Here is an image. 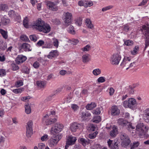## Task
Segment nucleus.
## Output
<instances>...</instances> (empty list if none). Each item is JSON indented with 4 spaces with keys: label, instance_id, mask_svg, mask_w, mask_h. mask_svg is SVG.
Segmentation results:
<instances>
[{
    "label": "nucleus",
    "instance_id": "2",
    "mask_svg": "<svg viewBox=\"0 0 149 149\" xmlns=\"http://www.w3.org/2000/svg\"><path fill=\"white\" fill-rule=\"evenodd\" d=\"M148 129V127L143 123H139L136 126L135 129L136 134L138 133L139 135H143L145 134Z\"/></svg>",
    "mask_w": 149,
    "mask_h": 149
},
{
    "label": "nucleus",
    "instance_id": "5",
    "mask_svg": "<svg viewBox=\"0 0 149 149\" xmlns=\"http://www.w3.org/2000/svg\"><path fill=\"white\" fill-rule=\"evenodd\" d=\"M121 58L120 52L114 54L111 57L110 61L113 65H117L119 63Z\"/></svg>",
    "mask_w": 149,
    "mask_h": 149
},
{
    "label": "nucleus",
    "instance_id": "29",
    "mask_svg": "<svg viewBox=\"0 0 149 149\" xmlns=\"http://www.w3.org/2000/svg\"><path fill=\"white\" fill-rule=\"evenodd\" d=\"M96 107V104L94 102H92L90 104H87L86 108L87 110H91Z\"/></svg>",
    "mask_w": 149,
    "mask_h": 149
},
{
    "label": "nucleus",
    "instance_id": "39",
    "mask_svg": "<svg viewBox=\"0 0 149 149\" xmlns=\"http://www.w3.org/2000/svg\"><path fill=\"white\" fill-rule=\"evenodd\" d=\"M8 8V6L6 4L3 3L0 4V10L5 11Z\"/></svg>",
    "mask_w": 149,
    "mask_h": 149
},
{
    "label": "nucleus",
    "instance_id": "37",
    "mask_svg": "<svg viewBox=\"0 0 149 149\" xmlns=\"http://www.w3.org/2000/svg\"><path fill=\"white\" fill-rule=\"evenodd\" d=\"M92 73L94 75L97 76L101 74V70L99 68L95 69L93 70Z\"/></svg>",
    "mask_w": 149,
    "mask_h": 149
},
{
    "label": "nucleus",
    "instance_id": "12",
    "mask_svg": "<svg viewBox=\"0 0 149 149\" xmlns=\"http://www.w3.org/2000/svg\"><path fill=\"white\" fill-rule=\"evenodd\" d=\"M108 146L110 149H118L119 143L117 141L113 142L112 140L109 139L107 142Z\"/></svg>",
    "mask_w": 149,
    "mask_h": 149
},
{
    "label": "nucleus",
    "instance_id": "19",
    "mask_svg": "<svg viewBox=\"0 0 149 149\" xmlns=\"http://www.w3.org/2000/svg\"><path fill=\"white\" fill-rule=\"evenodd\" d=\"M58 55V53L57 50H52L47 56V57L49 59H52L56 58Z\"/></svg>",
    "mask_w": 149,
    "mask_h": 149
},
{
    "label": "nucleus",
    "instance_id": "14",
    "mask_svg": "<svg viewBox=\"0 0 149 149\" xmlns=\"http://www.w3.org/2000/svg\"><path fill=\"white\" fill-rule=\"evenodd\" d=\"M77 140L76 137L72 135L69 136L67 138L66 143L67 145L70 146L74 145Z\"/></svg>",
    "mask_w": 149,
    "mask_h": 149
},
{
    "label": "nucleus",
    "instance_id": "42",
    "mask_svg": "<svg viewBox=\"0 0 149 149\" xmlns=\"http://www.w3.org/2000/svg\"><path fill=\"white\" fill-rule=\"evenodd\" d=\"M93 122L98 123L101 121V118L99 116H95L92 120Z\"/></svg>",
    "mask_w": 149,
    "mask_h": 149
},
{
    "label": "nucleus",
    "instance_id": "54",
    "mask_svg": "<svg viewBox=\"0 0 149 149\" xmlns=\"http://www.w3.org/2000/svg\"><path fill=\"white\" fill-rule=\"evenodd\" d=\"M11 65L12 69L13 70H17L19 69V67L15 63H12Z\"/></svg>",
    "mask_w": 149,
    "mask_h": 149
},
{
    "label": "nucleus",
    "instance_id": "43",
    "mask_svg": "<svg viewBox=\"0 0 149 149\" xmlns=\"http://www.w3.org/2000/svg\"><path fill=\"white\" fill-rule=\"evenodd\" d=\"M17 13H15L13 10H10L8 12V15L9 16L14 18H16Z\"/></svg>",
    "mask_w": 149,
    "mask_h": 149
},
{
    "label": "nucleus",
    "instance_id": "24",
    "mask_svg": "<svg viewBox=\"0 0 149 149\" xmlns=\"http://www.w3.org/2000/svg\"><path fill=\"white\" fill-rule=\"evenodd\" d=\"M82 62L84 63H87L91 60L90 56L88 54H84L82 57Z\"/></svg>",
    "mask_w": 149,
    "mask_h": 149
},
{
    "label": "nucleus",
    "instance_id": "15",
    "mask_svg": "<svg viewBox=\"0 0 149 149\" xmlns=\"http://www.w3.org/2000/svg\"><path fill=\"white\" fill-rule=\"evenodd\" d=\"M118 134V131L117 126L113 125L110 132V136L112 138H114L116 137Z\"/></svg>",
    "mask_w": 149,
    "mask_h": 149
},
{
    "label": "nucleus",
    "instance_id": "33",
    "mask_svg": "<svg viewBox=\"0 0 149 149\" xmlns=\"http://www.w3.org/2000/svg\"><path fill=\"white\" fill-rule=\"evenodd\" d=\"M25 111L27 114H30L31 112V109L29 104H27L25 106Z\"/></svg>",
    "mask_w": 149,
    "mask_h": 149
},
{
    "label": "nucleus",
    "instance_id": "30",
    "mask_svg": "<svg viewBox=\"0 0 149 149\" xmlns=\"http://www.w3.org/2000/svg\"><path fill=\"white\" fill-rule=\"evenodd\" d=\"M37 85L40 88H43L45 86L46 83L45 82L42 81H37Z\"/></svg>",
    "mask_w": 149,
    "mask_h": 149
},
{
    "label": "nucleus",
    "instance_id": "13",
    "mask_svg": "<svg viewBox=\"0 0 149 149\" xmlns=\"http://www.w3.org/2000/svg\"><path fill=\"white\" fill-rule=\"evenodd\" d=\"M80 117L83 120H88L89 117L91 116V113L86 111H81L80 113Z\"/></svg>",
    "mask_w": 149,
    "mask_h": 149
},
{
    "label": "nucleus",
    "instance_id": "10",
    "mask_svg": "<svg viewBox=\"0 0 149 149\" xmlns=\"http://www.w3.org/2000/svg\"><path fill=\"white\" fill-rule=\"evenodd\" d=\"M72 17V14L71 13L67 12L64 14L63 20L65 26H67L70 24Z\"/></svg>",
    "mask_w": 149,
    "mask_h": 149
},
{
    "label": "nucleus",
    "instance_id": "25",
    "mask_svg": "<svg viewBox=\"0 0 149 149\" xmlns=\"http://www.w3.org/2000/svg\"><path fill=\"white\" fill-rule=\"evenodd\" d=\"M144 119L146 122L149 123V108L146 109L144 111Z\"/></svg>",
    "mask_w": 149,
    "mask_h": 149
},
{
    "label": "nucleus",
    "instance_id": "55",
    "mask_svg": "<svg viewBox=\"0 0 149 149\" xmlns=\"http://www.w3.org/2000/svg\"><path fill=\"white\" fill-rule=\"evenodd\" d=\"M139 144V143L138 141L134 142L133 145L131 146V149H133L137 147Z\"/></svg>",
    "mask_w": 149,
    "mask_h": 149
},
{
    "label": "nucleus",
    "instance_id": "64",
    "mask_svg": "<svg viewBox=\"0 0 149 149\" xmlns=\"http://www.w3.org/2000/svg\"><path fill=\"white\" fill-rule=\"evenodd\" d=\"M48 135L45 134L42 136L41 139L42 141H46L48 139Z\"/></svg>",
    "mask_w": 149,
    "mask_h": 149
},
{
    "label": "nucleus",
    "instance_id": "22",
    "mask_svg": "<svg viewBox=\"0 0 149 149\" xmlns=\"http://www.w3.org/2000/svg\"><path fill=\"white\" fill-rule=\"evenodd\" d=\"M127 129L129 131L134 134V135L136 134L135 127L134 126L132 125L131 123H129L127 125Z\"/></svg>",
    "mask_w": 149,
    "mask_h": 149
},
{
    "label": "nucleus",
    "instance_id": "45",
    "mask_svg": "<svg viewBox=\"0 0 149 149\" xmlns=\"http://www.w3.org/2000/svg\"><path fill=\"white\" fill-rule=\"evenodd\" d=\"M91 48V46L89 45H88L81 49L83 52H88L90 49Z\"/></svg>",
    "mask_w": 149,
    "mask_h": 149
},
{
    "label": "nucleus",
    "instance_id": "18",
    "mask_svg": "<svg viewBox=\"0 0 149 149\" xmlns=\"http://www.w3.org/2000/svg\"><path fill=\"white\" fill-rule=\"evenodd\" d=\"M131 59V58L128 57H125L123 62L121 64V65L123 67H128Z\"/></svg>",
    "mask_w": 149,
    "mask_h": 149
},
{
    "label": "nucleus",
    "instance_id": "21",
    "mask_svg": "<svg viewBox=\"0 0 149 149\" xmlns=\"http://www.w3.org/2000/svg\"><path fill=\"white\" fill-rule=\"evenodd\" d=\"M47 5L50 10L53 11H56L58 9V7L53 2L48 1Z\"/></svg>",
    "mask_w": 149,
    "mask_h": 149
},
{
    "label": "nucleus",
    "instance_id": "36",
    "mask_svg": "<svg viewBox=\"0 0 149 149\" xmlns=\"http://www.w3.org/2000/svg\"><path fill=\"white\" fill-rule=\"evenodd\" d=\"M22 71L23 73L28 74L29 73V69L27 67L24 66L22 68Z\"/></svg>",
    "mask_w": 149,
    "mask_h": 149
},
{
    "label": "nucleus",
    "instance_id": "60",
    "mask_svg": "<svg viewBox=\"0 0 149 149\" xmlns=\"http://www.w3.org/2000/svg\"><path fill=\"white\" fill-rule=\"evenodd\" d=\"M6 70L3 69H0V76L3 77L6 74Z\"/></svg>",
    "mask_w": 149,
    "mask_h": 149
},
{
    "label": "nucleus",
    "instance_id": "57",
    "mask_svg": "<svg viewBox=\"0 0 149 149\" xmlns=\"http://www.w3.org/2000/svg\"><path fill=\"white\" fill-rule=\"evenodd\" d=\"M105 81V77H100L97 79V81L98 83H103Z\"/></svg>",
    "mask_w": 149,
    "mask_h": 149
},
{
    "label": "nucleus",
    "instance_id": "49",
    "mask_svg": "<svg viewBox=\"0 0 149 149\" xmlns=\"http://www.w3.org/2000/svg\"><path fill=\"white\" fill-rule=\"evenodd\" d=\"M23 88H19L12 90V91L15 93L17 94L21 93L23 91Z\"/></svg>",
    "mask_w": 149,
    "mask_h": 149
},
{
    "label": "nucleus",
    "instance_id": "35",
    "mask_svg": "<svg viewBox=\"0 0 149 149\" xmlns=\"http://www.w3.org/2000/svg\"><path fill=\"white\" fill-rule=\"evenodd\" d=\"M118 122L120 125L123 126L126 125L128 123L127 120H123L122 119H119L118 121Z\"/></svg>",
    "mask_w": 149,
    "mask_h": 149
},
{
    "label": "nucleus",
    "instance_id": "47",
    "mask_svg": "<svg viewBox=\"0 0 149 149\" xmlns=\"http://www.w3.org/2000/svg\"><path fill=\"white\" fill-rule=\"evenodd\" d=\"M28 19L27 17H26L23 21V24L24 26L26 28H28Z\"/></svg>",
    "mask_w": 149,
    "mask_h": 149
},
{
    "label": "nucleus",
    "instance_id": "48",
    "mask_svg": "<svg viewBox=\"0 0 149 149\" xmlns=\"http://www.w3.org/2000/svg\"><path fill=\"white\" fill-rule=\"evenodd\" d=\"M33 125V122L31 120L29 121L27 124L26 128L32 129V127Z\"/></svg>",
    "mask_w": 149,
    "mask_h": 149
},
{
    "label": "nucleus",
    "instance_id": "58",
    "mask_svg": "<svg viewBox=\"0 0 149 149\" xmlns=\"http://www.w3.org/2000/svg\"><path fill=\"white\" fill-rule=\"evenodd\" d=\"M128 92L130 94H132L134 93V89L131 86H129L127 89Z\"/></svg>",
    "mask_w": 149,
    "mask_h": 149
},
{
    "label": "nucleus",
    "instance_id": "51",
    "mask_svg": "<svg viewBox=\"0 0 149 149\" xmlns=\"http://www.w3.org/2000/svg\"><path fill=\"white\" fill-rule=\"evenodd\" d=\"M113 7L112 5H109L104 7L102 9V11L103 12H104L107 10H110L112 9Z\"/></svg>",
    "mask_w": 149,
    "mask_h": 149
},
{
    "label": "nucleus",
    "instance_id": "16",
    "mask_svg": "<svg viewBox=\"0 0 149 149\" xmlns=\"http://www.w3.org/2000/svg\"><path fill=\"white\" fill-rule=\"evenodd\" d=\"M26 59V58L25 56L22 55H19L16 58V63L18 64H20L24 62Z\"/></svg>",
    "mask_w": 149,
    "mask_h": 149
},
{
    "label": "nucleus",
    "instance_id": "9",
    "mask_svg": "<svg viewBox=\"0 0 149 149\" xmlns=\"http://www.w3.org/2000/svg\"><path fill=\"white\" fill-rule=\"evenodd\" d=\"M63 127L64 126L62 124L56 123L54 127H52L51 132L53 134L55 133H58L62 130Z\"/></svg>",
    "mask_w": 149,
    "mask_h": 149
},
{
    "label": "nucleus",
    "instance_id": "34",
    "mask_svg": "<svg viewBox=\"0 0 149 149\" xmlns=\"http://www.w3.org/2000/svg\"><path fill=\"white\" fill-rule=\"evenodd\" d=\"M32 134V129L26 128V136L28 137H30Z\"/></svg>",
    "mask_w": 149,
    "mask_h": 149
},
{
    "label": "nucleus",
    "instance_id": "20",
    "mask_svg": "<svg viewBox=\"0 0 149 149\" xmlns=\"http://www.w3.org/2000/svg\"><path fill=\"white\" fill-rule=\"evenodd\" d=\"M21 48L25 51H30L31 50L30 45L26 43H24L21 45Z\"/></svg>",
    "mask_w": 149,
    "mask_h": 149
},
{
    "label": "nucleus",
    "instance_id": "61",
    "mask_svg": "<svg viewBox=\"0 0 149 149\" xmlns=\"http://www.w3.org/2000/svg\"><path fill=\"white\" fill-rule=\"evenodd\" d=\"M23 85V82L22 80H19L17 81L15 85L17 87H19Z\"/></svg>",
    "mask_w": 149,
    "mask_h": 149
},
{
    "label": "nucleus",
    "instance_id": "40",
    "mask_svg": "<svg viewBox=\"0 0 149 149\" xmlns=\"http://www.w3.org/2000/svg\"><path fill=\"white\" fill-rule=\"evenodd\" d=\"M98 134V132L97 131H96L93 133L89 134L88 135V137L90 139H94L96 137Z\"/></svg>",
    "mask_w": 149,
    "mask_h": 149
},
{
    "label": "nucleus",
    "instance_id": "7",
    "mask_svg": "<svg viewBox=\"0 0 149 149\" xmlns=\"http://www.w3.org/2000/svg\"><path fill=\"white\" fill-rule=\"evenodd\" d=\"M62 137L61 134H59L55 136L51 137L48 142L49 146L52 147L56 145Z\"/></svg>",
    "mask_w": 149,
    "mask_h": 149
},
{
    "label": "nucleus",
    "instance_id": "8",
    "mask_svg": "<svg viewBox=\"0 0 149 149\" xmlns=\"http://www.w3.org/2000/svg\"><path fill=\"white\" fill-rule=\"evenodd\" d=\"M83 125L82 123H79L76 122L72 123L70 124V131L73 132H76L77 130L82 128Z\"/></svg>",
    "mask_w": 149,
    "mask_h": 149
},
{
    "label": "nucleus",
    "instance_id": "1",
    "mask_svg": "<svg viewBox=\"0 0 149 149\" xmlns=\"http://www.w3.org/2000/svg\"><path fill=\"white\" fill-rule=\"evenodd\" d=\"M33 29L45 33H47L51 31V28L49 24L40 19L36 21L32 26Z\"/></svg>",
    "mask_w": 149,
    "mask_h": 149
},
{
    "label": "nucleus",
    "instance_id": "38",
    "mask_svg": "<svg viewBox=\"0 0 149 149\" xmlns=\"http://www.w3.org/2000/svg\"><path fill=\"white\" fill-rule=\"evenodd\" d=\"M68 31L69 33L72 34H75V33L73 26L72 25H70L68 28Z\"/></svg>",
    "mask_w": 149,
    "mask_h": 149
},
{
    "label": "nucleus",
    "instance_id": "23",
    "mask_svg": "<svg viewBox=\"0 0 149 149\" xmlns=\"http://www.w3.org/2000/svg\"><path fill=\"white\" fill-rule=\"evenodd\" d=\"M10 22V19L5 17H2L1 19V22H0V26L1 25H6L8 24Z\"/></svg>",
    "mask_w": 149,
    "mask_h": 149
},
{
    "label": "nucleus",
    "instance_id": "11",
    "mask_svg": "<svg viewBox=\"0 0 149 149\" xmlns=\"http://www.w3.org/2000/svg\"><path fill=\"white\" fill-rule=\"evenodd\" d=\"M50 116V115L47 114L44 116L43 120L46 125H50L53 124L56 121V119L55 118H52Z\"/></svg>",
    "mask_w": 149,
    "mask_h": 149
},
{
    "label": "nucleus",
    "instance_id": "63",
    "mask_svg": "<svg viewBox=\"0 0 149 149\" xmlns=\"http://www.w3.org/2000/svg\"><path fill=\"white\" fill-rule=\"evenodd\" d=\"M93 113L94 114H99L101 113L100 109V108L97 109H96L93 110Z\"/></svg>",
    "mask_w": 149,
    "mask_h": 149
},
{
    "label": "nucleus",
    "instance_id": "26",
    "mask_svg": "<svg viewBox=\"0 0 149 149\" xmlns=\"http://www.w3.org/2000/svg\"><path fill=\"white\" fill-rule=\"evenodd\" d=\"M85 23L87 27L91 29H93L94 27L92 23V22L89 19H86L85 20Z\"/></svg>",
    "mask_w": 149,
    "mask_h": 149
},
{
    "label": "nucleus",
    "instance_id": "17",
    "mask_svg": "<svg viewBox=\"0 0 149 149\" xmlns=\"http://www.w3.org/2000/svg\"><path fill=\"white\" fill-rule=\"evenodd\" d=\"M120 113V110L117 106H113L111 109V113L113 116H116L118 115Z\"/></svg>",
    "mask_w": 149,
    "mask_h": 149
},
{
    "label": "nucleus",
    "instance_id": "62",
    "mask_svg": "<svg viewBox=\"0 0 149 149\" xmlns=\"http://www.w3.org/2000/svg\"><path fill=\"white\" fill-rule=\"evenodd\" d=\"M44 44V41L42 40H39L37 43L36 45L39 47L41 46Z\"/></svg>",
    "mask_w": 149,
    "mask_h": 149
},
{
    "label": "nucleus",
    "instance_id": "56",
    "mask_svg": "<svg viewBox=\"0 0 149 149\" xmlns=\"http://www.w3.org/2000/svg\"><path fill=\"white\" fill-rule=\"evenodd\" d=\"M38 148L39 149H44L45 148V144L42 143H40L38 144Z\"/></svg>",
    "mask_w": 149,
    "mask_h": 149
},
{
    "label": "nucleus",
    "instance_id": "53",
    "mask_svg": "<svg viewBox=\"0 0 149 149\" xmlns=\"http://www.w3.org/2000/svg\"><path fill=\"white\" fill-rule=\"evenodd\" d=\"M52 22L56 24H60L61 22L60 20L57 19H53L51 20Z\"/></svg>",
    "mask_w": 149,
    "mask_h": 149
},
{
    "label": "nucleus",
    "instance_id": "41",
    "mask_svg": "<svg viewBox=\"0 0 149 149\" xmlns=\"http://www.w3.org/2000/svg\"><path fill=\"white\" fill-rule=\"evenodd\" d=\"M75 24L79 26H81L82 24V20L81 18H78L75 20Z\"/></svg>",
    "mask_w": 149,
    "mask_h": 149
},
{
    "label": "nucleus",
    "instance_id": "6",
    "mask_svg": "<svg viewBox=\"0 0 149 149\" xmlns=\"http://www.w3.org/2000/svg\"><path fill=\"white\" fill-rule=\"evenodd\" d=\"M143 32L146 37L145 42V46L144 50H145L147 47L149 46V29L148 26L143 25Z\"/></svg>",
    "mask_w": 149,
    "mask_h": 149
},
{
    "label": "nucleus",
    "instance_id": "59",
    "mask_svg": "<svg viewBox=\"0 0 149 149\" xmlns=\"http://www.w3.org/2000/svg\"><path fill=\"white\" fill-rule=\"evenodd\" d=\"M33 65L34 68L36 69H37L39 68L40 64L39 62L36 61L33 63Z\"/></svg>",
    "mask_w": 149,
    "mask_h": 149
},
{
    "label": "nucleus",
    "instance_id": "3",
    "mask_svg": "<svg viewBox=\"0 0 149 149\" xmlns=\"http://www.w3.org/2000/svg\"><path fill=\"white\" fill-rule=\"evenodd\" d=\"M121 145L124 147H126L130 143V141L128 135L125 133L121 134L120 136Z\"/></svg>",
    "mask_w": 149,
    "mask_h": 149
},
{
    "label": "nucleus",
    "instance_id": "27",
    "mask_svg": "<svg viewBox=\"0 0 149 149\" xmlns=\"http://www.w3.org/2000/svg\"><path fill=\"white\" fill-rule=\"evenodd\" d=\"M123 41L124 42V43L123 45L124 46L125 45L126 46H131L133 45L134 44V42L130 40H123Z\"/></svg>",
    "mask_w": 149,
    "mask_h": 149
},
{
    "label": "nucleus",
    "instance_id": "52",
    "mask_svg": "<svg viewBox=\"0 0 149 149\" xmlns=\"http://www.w3.org/2000/svg\"><path fill=\"white\" fill-rule=\"evenodd\" d=\"M29 38L31 40L34 42H36L38 39L37 36L35 35H30L29 36Z\"/></svg>",
    "mask_w": 149,
    "mask_h": 149
},
{
    "label": "nucleus",
    "instance_id": "31",
    "mask_svg": "<svg viewBox=\"0 0 149 149\" xmlns=\"http://www.w3.org/2000/svg\"><path fill=\"white\" fill-rule=\"evenodd\" d=\"M0 33L1 34L3 37L5 39H6L8 37L7 32L2 29H0Z\"/></svg>",
    "mask_w": 149,
    "mask_h": 149
},
{
    "label": "nucleus",
    "instance_id": "4",
    "mask_svg": "<svg viewBox=\"0 0 149 149\" xmlns=\"http://www.w3.org/2000/svg\"><path fill=\"white\" fill-rule=\"evenodd\" d=\"M136 104V100L133 98H130L128 100H125L123 102V106L125 108L132 109Z\"/></svg>",
    "mask_w": 149,
    "mask_h": 149
},
{
    "label": "nucleus",
    "instance_id": "28",
    "mask_svg": "<svg viewBox=\"0 0 149 149\" xmlns=\"http://www.w3.org/2000/svg\"><path fill=\"white\" fill-rule=\"evenodd\" d=\"M139 48L138 45L135 46L133 48V49L131 51V54L132 55H134L138 53L139 51Z\"/></svg>",
    "mask_w": 149,
    "mask_h": 149
},
{
    "label": "nucleus",
    "instance_id": "46",
    "mask_svg": "<svg viewBox=\"0 0 149 149\" xmlns=\"http://www.w3.org/2000/svg\"><path fill=\"white\" fill-rule=\"evenodd\" d=\"M52 40L54 45L56 48H57L59 45V42L58 39L54 38H53Z\"/></svg>",
    "mask_w": 149,
    "mask_h": 149
},
{
    "label": "nucleus",
    "instance_id": "32",
    "mask_svg": "<svg viewBox=\"0 0 149 149\" xmlns=\"http://www.w3.org/2000/svg\"><path fill=\"white\" fill-rule=\"evenodd\" d=\"M80 140L81 143L84 146L89 143V140H87L83 138H80Z\"/></svg>",
    "mask_w": 149,
    "mask_h": 149
},
{
    "label": "nucleus",
    "instance_id": "50",
    "mask_svg": "<svg viewBox=\"0 0 149 149\" xmlns=\"http://www.w3.org/2000/svg\"><path fill=\"white\" fill-rule=\"evenodd\" d=\"M123 30L125 32H128L130 30L129 26L127 24L124 25L123 26Z\"/></svg>",
    "mask_w": 149,
    "mask_h": 149
},
{
    "label": "nucleus",
    "instance_id": "44",
    "mask_svg": "<svg viewBox=\"0 0 149 149\" xmlns=\"http://www.w3.org/2000/svg\"><path fill=\"white\" fill-rule=\"evenodd\" d=\"M21 39L23 41L25 42H29L30 41L28 37L25 35H22L20 37Z\"/></svg>",
    "mask_w": 149,
    "mask_h": 149
}]
</instances>
